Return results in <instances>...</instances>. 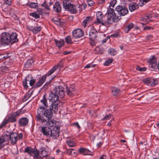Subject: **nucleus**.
Masks as SVG:
<instances>
[{
    "label": "nucleus",
    "instance_id": "nucleus-2",
    "mask_svg": "<svg viewBox=\"0 0 159 159\" xmlns=\"http://www.w3.org/2000/svg\"><path fill=\"white\" fill-rule=\"evenodd\" d=\"M18 42L17 34L16 33L10 34L8 33H2L0 37V45H9Z\"/></svg>",
    "mask_w": 159,
    "mask_h": 159
},
{
    "label": "nucleus",
    "instance_id": "nucleus-10",
    "mask_svg": "<svg viewBox=\"0 0 159 159\" xmlns=\"http://www.w3.org/2000/svg\"><path fill=\"white\" fill-rule=\"evenodd\" d=\"M7 141H8L9 139L11 142V143L13 144H16L18 140V134L16 132L11 133L10 135L7 134Z\"/></svg>",
    "mask_w": 159,
    "mask_h": 159
},
{
    "label": "nucleus",
    "instance_id": "nucleus-39",
    "mask_svg": "<svg viewBox=\"0 0 159 159\" xmlns=\"http://www.w3.org/2000/svg\"><path fill=\"white\" fill-rule=\"evenodd\" d=\"M41 103L43 106L42 105L43 107H48V104L47 103V100L45 98L44 96H43V99L40 101Z\"/></svg>",
    "mask_w": 159,
    "mask_h": 159
},
{
    "label": "nucleus",
    "instance_id": "nucleus-26",
    "mask_svg": "<svg viewBox=\"0 0 159 159\" xmlns=\"http://www.w3.org/2000/svg\"><path fill=\"white\" fill-rule=\"evenodd\" d=\"M65 86H66V93L67 94L71 97H72L74 95L73 93H69V91L73 92L75 91V89L74 88V86L73 85H70L69 88L67 85H65Z\"/></svg>",
    "mask_w": 159,
    "mask_h": 159
},
{
    "label": "nucleus",
    "instance_id": "nucleus-33",
    "mask_svg": "<svg viewBox=\"0 0 159 159\" xmlns=\"http://www.w3.org/2000/svg\"><path fill=\"white\" fill-rule=\"evenodd\" d=\"M54 40L59 49H60L64 45V41L63 40H61L59 41H57L56 40Z\"/></svg>",
    "mask_w": 159,
    "mask_h": 159
},
{
    "label": "nucleus",
    "instance_id": "nucleus-20",
    "mask_svg": "<svg viewBox=\"0 0 159 159\" xmlns=\"http://www.w3.org/2000/svg\"><path fill=\"white\" fill-rule=\"evenodd\" d=\"M85 4H82L81 5L79 4L75 6V10H74L73 12H75V13H80L83 9H84L85 8Z\"/></svg>",
    "mask_w": 159,
    "mask_h": 159
},
{
    "label": "nucleus",
    "instance_id": "nucleus-30",
    "mask_svg": "<svg viewBox=\"0 0 159 159\" xmlns=\"http://www.w3.org/2000/svg\"><path fill=\"white\" fill-rule=\"evenodd\" d=\"M134 24L133 23H129L124 27V30L125 32L126 33H128L129 31L134 27Z\"/></svg>",
    "mask_w": 159,
    "mask_h": 159
},
{
    "label": "nucleus",
    "instance_id": "nucleus-61",
    "mask_svg": "<svg viewBox=\"0 0 159 159\" xmlns=\"http://www.w3.org/2000/svg\"><path fill=\"white\" fill-rule=\"evenodd\" d=\"M149 16L148 15L145 16L144 17V20L146 21H148L149 20Z\"/></svg>",
    "mask_w": 159,
    "mask_h": 159
},
{
    "label": "nucleus",
    "instance_id": "nucleus-59",
    "mask_svg": "<svg viewBox=\"0 0 159 159\" xmlns=\"http://www.w3.org/2000/svg\"><path fill=\"white\" fill-rule=\"evenodd\" d=\"M119 36V33H116L114 34H111L110 36L111 37H117Z\"/></svg>",
    "mask_w": 159,
    "mask_h": 159
},
{
    "label": "nucleus",
    "instance_id": "nucleus-46",
    "mask_svg": "<svg viewBox=\"0 0 159 159\" xmlns=\"http://www.w3.org/2000/svg\"><path fill=\"white\" fill-rule=\"evenodd\" d=\"M74 150L73 149H67L66 150V153L69 155H72L73 153L74 154L75 153V152H73V151H74Z\"/></svg>",
    "mask_w": 159,
    "mask_h": 159
},
{
    "label": "nucleus",
    "instance_id": "nucleus-50",
    "mask_svg": "<svg viewBox=\"0 0 159 159\" xmlns=\"http://www.w3.org/2000/svg\"><path fill=\"white\" fill-rule=\"evenodd\" d=\"M111 115L109 114L108 115H106L104 118H102V120H108L109 119L111 118Z\"/></svg>",
    "mask_w": 159,
    "mask_h": 159
},
{
    "label": "nucleus",
    "instance_id": "nucleus-25",
    "mask_svg": "<svg viewBox=\"0 0 159 159\" xmlns=\"http://www.w3.org/2000/svg\"><path fill=\"white\" fill-rule=\"evenodd\" d=\"M50 129L45 126L42 127L40 130V132L46 136H48L50 135Z\"/></svg>",
    "mask_w": 159,
    "mask_h": 159
},
{
    "label": "nucleus",
    "instance_id": "nucleus-35",
    "mask_svg": "<svg viewBox=\"0 0 159 159\" xmlns=\"http://www.w3.org/2000/svg\"><path fill=\"white\" fill-rule=\"evenodd\" d=\"M24 113L23 111H22L21 109L17 110L16 111L13 113L12 115L15 118L19 116L21 114H22Z\"/></svg>",
    "mask_w": 159,
    "mask_h": 159
},
{
    "label": "nucleus",
    "instance_id": "nucleus-5",
    "mask_svg": "<svg viewBox=\"0 0 159 159\" xmlns=\"http://www.w3.org/2000/svg\"><path fill=\"white\" fill-rule=\"evenodd\" d=\"M96 20L94 22V24L96 25L101 24L102 25H107L106 22L107 21V18L105 20V16L101 11L97 12L96 14Z\"/></svg>",
    "mask_w": 159,
    "mask_h": 159
},
{
    "label": "nucleus",
    "instance_id": "nucleus-56",
    "mask_svg": "<svg viewBox=\"0 0 159 159\" xmlns=\"http://www.w3.org/2000/svg\"><path fill=\"white\" fill-rule=\"evenodd\" d=\"M63 61L62 60H61L58 63V65H57V68L56 69L58 68V66H59L60 67H61L63 65ZM56 66V65L54 66Z\"/></svg>",
    "mask_w": 159,
    "mask_h": 159
},
{
    "label": "nucleus",
    "instance_id": "nucleus-37",
    "mask_svg": "<svg viewBox=\"0 0 159 159\" xmlns=\"http://www.w3.org/2000/svg\"><path fill=\"white\" fill-rule=\"evenodd\" d=\"M4 120H6L7 121V123L9 122H14L16 121V118L14 117L13 115H11V116L9 117L8 119H5Z\"/></svg>",
    "mask_w": 159,
    "mask_h": 159
},
{
    "label": "nucleus",
    "instance_id": "nucleus-31",
    "mask_svg": "<svg viewBox=\"0 0 159 159\" xmlns=\"http://www.w3.org/2000/svg\"><path fill=\"white\" fill-rule=\"evenodd\" d=\"M111 92L112 95L117 96L120 93V90L115 87H112L111 88Z\"/></svg>",
    "mask_w": 159,
    "mask_h": 159
},
{
    "label": "nucleus",
    "instance_id": "nucleus-42",
    "mask_svg": "<svg viewBox=\"0 0 159 159\" xmlns=\"http://www.w3.org/2000/svg\"><path fill=\"white\" fill-rule=\"evenodd\" d=\"M65 40L66 43L67 44H72L73 42L70 36H68L65 38Z\"/></svg>",
    "mask_w": 159,
    "mask_h": 159
},
{
    "label": "nucleus",
    "instance_id": "nucleus-12",
    "mask_svg": "<svg viewBox=\"0 0 159 159\" xmlns=\"http://www.w3.org/2000/svg\"><path fill=\"white\" fill-rule=\"evenodd\" d=\"M84 35V32L82 30L79 29L74 30L72 32L73 36L75 39L82 37Z\"/></svg>",
    "mask_w": 159,
    "mask_h": 159
},
{
    "label": "nucleus",
    "instance_id": "nucleus-51",
    "mask_svg": "<svg viewBox=\"0 0 159 159\" xmlns=\"http://www.w3.org/2000/svg\"><path fill=\"white\" fill-rule=\"evenodd\" d=\"M3 2L4 4H6L8 6H10L11 4V0H4Z\"/></svg>",
    "mask_w": 159,
    "mask_h": 159
},
{
    "label": "nucleus",
    "instance_id": "nucleus-7",
    "mask_svg": "<svg viewBox=\"0 0 159 159\" xmlns=\"http://www.w3.org/2000/svg\"><path fill=\"white\" fill-rule=\"evenodd\" d=\"M116 11L118 12V14L120 16H124L128 12V10L124 6L118 5L116 8Z\"/></svg>",
    "mask_w": 159,
    "mask_h": 159
},
{
    "label": "nucleus",
    "instance_id": "nucleus-1",
    "mask_svg": "<svg viewBox=\"0 0 159 159\" xmlns=\"http://www.w3.org/2000/svg\"><path fill=\"white\" fill-rule=\"evenodd\" d=\"M53 113L50 109H45V107L40 105L37 110L35 119L38 122L43 121V120L51 119L53 116Z\"/></svg>",
    "mask_w": 159,
    "mask_h": 159
},
{
    "label": "nucleus",
    "instance_id": "nucleus-44",
    "mask_svg": "<svg viewBox=\"0 0 159 159\" xmlns=\"http://www.w3.org/2000/svg\"><path fill=\"white\" fill-rule=\"evenodd\" d=\"M33 63V61L32 60H29L26 62L25 64V67L27 68H29Z\"/></svg>",
    "mask_w": 159,
    "mask_h": 159
},
{
    "label": "nucleus",
    "instance_id": "nucleus-32",
    "mask_svg": "<svg viewBox=\"0 0 159 159\" xmlns=\"http://www.w3.org/2000/svg\"><path fill=\"white\" fill-rule=\"evenodd\" d=\"M52 20L55 24L58 26H61L63 25V22L60 19L53 18L52 19Z\"/></svg>",
    "mask_w": 159,
    "mask_h": 159
},
{
    "label": "nucleus",
    "instance_id": "nucleus-57",
    "mask_svg": "<svg viewBox=\"0 0 159 159\" xmlns=\"http://www.w3.org/2000/svg\"><path fill=\"white\" fill-rule=\"evenodd\" d=\"M72 125L76 127L78 129H80V126L78 122L74 123L72 124Z\"/></svg>",
    "mask_w": 159,
    "mask_h": 159
},
{
    "label": "nucleus",
    "instance_id": "nucleus-60",
    "mask_svg": "<svg viewBox=\"0 0 159 159\" xmlns=\"http://www.w3.org/2000/svg\"><path fill=\"white\" fill-rule=\"evenodd\" d=\"M110 38L109 36H108L106 37L105 39L102 40V43H106L107 41L108 40V39Z\"/></svg>",
    "mask_w": 159,
    "mask_h": 159
},
{
    "label": "nucleus",
    "instance_id": "nucleus-45",
    "mask_svg": "<svg viewBox=\"0 0 159 159\" xmlns=\"http://www.w3.org/2000/svg\"><path fill=\"white\" fill-rule=\"evenodd\" d=\"M113 61V60L112 59H110L107 60L105 61V63L104 64V65L105 66H108Z\"/></svg>",
    "mask_w": 159,
    "mask_h": 159
},
{
    "label": "nucleus",
    "instance_id": "nucleus-27",
    "mask_svg": "<svg viewBox=\"0 0 159 159\" xmlns=\"http://www.w3.org/2000/svg\"><path fill=\"white\" fill-rule=\"evenodd\" d=\"M29 120L26 117H23L19 119V125L21 126H25L28 124Z\"/></svg>",
    "mask_w": 159,
    "mask_h": 159
},
{
    "label": "nucleus",
    "instance_id": "nucleus-13",
    "mask_svg": "<svg viewBox=\"0 0 159 159\" xmlns=\"http://www.w3.org/2000/svg\"><path fill=\"white\" fill-rule=\"evenodd\" d=\"M51 136L53 139H56L59 136V130L58 127H54L50 131Z\"/></svg>",
    "mask_w": 159,
    "mask_h": 159
},
{
    "label": "nucleus",
    "instance_id": "nucleus-55",
    "mask_svg": "<svg viewBox=\"0 0 159 159\" xmlns=\"http://www.w3.org/2000/svg\"><path fill=\"white\" fill-rule=\"evenodd\" d=\"M94 4V2L92 0H89L88 1V4L89 6H92Z\"/></svg>",
    "mask_w": 159,
    "mask_h": 159
},
{
    "label": "nucleus",
    "instance_id": "nucleus-64",
    "mask_svg": "<svg viewBox=\"0 0 159 159\" xmlns=\"http://www.w3.org/2000/svg\"><path fill=\"white\" fill-rule=\"evenodd\" d=\"M18 137L20 139H22L23 137V134L22 133H20L19 135H18Z\"/></svg>",
    "mask_w": 159,
    "mask_h": 159
},
{
    "label": "nucleus",
    "instance_id": "nucleus-34",
    "mask_svg": "<svg viewBox=\"0 0 159 159\" xmlns=\"http://www.w3.org/2000/svg\"><path fill=\"white\" fill-rule=\"evenodd\" d=\"M66 142L70 147H74L76 145V143L73 140H69L66 141Z\"/></svg>",
    "mask_w": 159,
    "mask_h": 159
},
{
    "label": "nucleus",
    "instance_id": "nucleus-11",
    "mask_svg": "<svg viewBox=\"0 0 159 159\" xmlns=\"http://www.w3.org/2000/svg\"><path fill=\"white\" fill-rule=\"evenodd\" d=\"M25 152L28 153L30 155L34 157L39 156V152L31 147H27L25 149Z\"/></svg>",
    "mask_w": 159,
    "mask_h": 159
},
{
    "label": "nucleus",
    "instance_id": "nucleus-3",
    "mask_svg": "<svg viewBox=\"0 0 159 159\" xmlns=\"http://www.w3.org/2000/svg\"><path fill=\"white\" fill-rule=\"evenodd\" d=\"M121 16H118L116 14L113 9L110 8L107 11V25L111 24L113 22H117L121 20Z\"/></svg>",
    "mask_w": 159,
    "mask_h": 159
},
{
    "label": "nucleus",
    "instance_id": "nucleus-22",
    "mask_svg": "<svg viewBox=\"0 0 159 159\" xmlns=\"http://www.w3.org/2000/svg\"><path fill=\"white\" fill-rule=\"evenodd\" d=\"M148 61L150 64L151 67L155 68L157 66V60L154 56L152 57L148 60Z\"/></svg>",
    "mask_w": 159,
    "mask_h": 159
},
{
    "label": "nucleus",
    "instance_id": "nucleus-62",
    "mask_svg": "<svg viewBox=\"0 0 159 159\" xmlns=\"http://www.w3.org/2000/svg\"><path fill=\"white\" fill-rule=\"evenodd\" d=\"M152 28L151 27H148V26H145L144 27V30H150L151 29H152Z\"/></svg>",
    "mask_w": 159,
    "mask_h": 159
},
{
    "label": "nucleus",
    "instance_id": "nucleus-49",
    "mask_svg": "<svg viewBox=\"0 0 159 159\" xmlns=\"http://www.w3.org/2000/svg\"><path fill=\"white\" fill-rule=\"evenodd\" d=\"M116 2V0H111L109 6L112 7H113L115 5Z\"/></svg>",
    "mask_w": 159,
    "mask_h": 159
},
{
    "label": "nucleus",
    "instance_id": "nucleus-19",
    "mask_svg": "<svg viewBox=\"0 0 159 159\" xmlns=\"http://www.w3.org/2000/svg\"><path fill=\"white\" fill-rule=\"evenodd\" d=\"M39 152L40 157H46L48 156L49 153L48 150L44 148L40 149Z\"/></svg>",
    "mask_w": 159,
    "mask_h": 159
},
{
    "label": "nucleus",
    "instance_id": "nucleus-28",
    "mask_svg": "<svg viewBox=\"0 0 159 159\" xmlns=\"http://www.w3.org/2000/svg\"><path fill=\"white\" fill-rule=\"evenodd\" d=\"M50 96L51 97L50 100L52 101V102H59L58 98L59 97L58 95L55 94L54 92L53 93H52L50 94Z\"/></svg>",
    "mask_w": 159,
    "mask_h": 159
},
{
    "label": "nucleus",
    "instance_id": "nucleus-14",
    "mask_svg": "<svg viewBox=\"0 0 159 159\" xmlns=\"http://www.w3.org/2000/svg\"><path fill=\"white\" fill-rule=\"evenodd\" d=\"M144 82L148 86H153L157 83V80L152 78H148L144 80Z\"/></svg>",
    "mask_w": 159,
    "mask_h": 159
},
{
    "label": "nucleus",
    "instance_id": "nucleus-16",
    "mask_svg": "<svg viewBox=\"0 0 159 159\" xmlns=\"http://www.w3.org/2000/svg\"><path fill=\"white\" fill-rule=\"evenodd\" d=\"M78 151L79 153L83 155L92 156L93 155V152L85 148H81L79 149Z\"/></svg>",
    "mask_w": 159,
    "mask_h": 159
},
{
    "label": "nucleus",
    "instance_id": "nucleus-52",
    "mask_svg": "<svg viewBox=\"0 0 159 159\" xmlns=\"http://www.w3.org/2000/svg\"><path fill=\"white\" fill-rule=\"evenodd\" d=\"M31 96L30 94H27L24 97L23 99V101L25 102Z\"/></svg>",
    "mask_w": 159,
    "mask_h": 159
},
{
    "label": "nucleus",
    "instance_id": "nucleus-40",
    "mask_svg": "<svg viewBox=\"0 0 159 159\" xmlns=\"http://www.w3.org/2000/svg\"><path fill=\"white\" fill-rule=\"evenodd\" d=\"M108 52L111 56H114L117 53V51L113 48H111L109 49Z\"/></svg>",
    "mask_w": 159,
    "mask_h": 159
},
{
    "label": "nucleus",
    "instance_id": "nucleus-15",
    "mask_svg": "<svg viewBox=\"0 0 159 159\" xmlns=\"http://www.w3.org/2000/svg\"><path fill=\"white\" fill-rule=\"evenodd\" d=\"M27 29L30 31L33 32L34 34H36L39 32L41 31L42 28L41 26H28Z\"/></svg>",
    "mask_w": 159,
    "mask_h": 159
},
{
    "label": "nucleus",
    "instance_id": "nucleus-21",
    "mask_svg": "<svg viewBox=\"0 0 159 159\" xmlns=\"http://www.w3.org/2000/svg\"><path fill=\"white\" fill-rule=\"evenodd\" d=\"M53 9V11L56 13H59L61 12V7L59 2H57L54 4Z\"/></svg>",
    "mask_w": 159,
    "mask_h": 159
},
{
    "label": "nucleus",
    "instance_id": "nucleus-23",
    "mask_svg": "<svg viewBox=\"0 0 159 159\" xmlns=\"http://www.w3.org/2000/svg\"><path fill=\"white\" fill-rule=\"evenodd\" d=\"M59 102H52L50 107V109L54 113L57 111L58 109V103Z\"/></svg>",
    "mask_w": 159,
    "mask_h": 159
},
{
    "label": "nucleus",
    "instance_id": "nucleus-36",
    "mask_svg": "<svg viewBox=\"0 0 159 159\" xmlns=\"http://www.w3.org/2000/svg\"><path fill=\"white\" fill-rule=\"evenodd\" d=\"M28 6L31 8H37L39 7L38 3L33 2L29 3Z\"/></svg>",
    "mask_w": 159,
    "mask_h": 159
},
{
    "label": "nucleus",
    "instance_id": "nucleus-53",
    "mask_svg": "<svg viewBox=\"0 0 159 159\" xmlns=\"http://www.w3.org/2000/svg\"><path fill=\"white\" fill-rule=\"evenodd\" d=\"M38 14L39 15H42L43 12V10L42 8H38L37 10Z\"/></svg>",
    "mask_w": 159,
    "mask_h": 159
},
{
    "label": "nucleus",
    "instance_id": "nucleus-41",
    "mask_svg": "<svg viewBox=\"0 0 159 159\" xmlns=\"http://www.w3.org/2000/svg\"><path fill=\"white\" fill-rule=\"evenodd\" d=\"M90 19V17L89 16H88L86 18L84 19L82 23V26L84 27L86 26V24Z\"/></svg>",
    "mask_w": 159,
    "mask_h": 159
},
{
    "label": "nucleus",
    "instance_id": "nucleus-9",
    "mask_svg": "<svg viewBox=\"0 0 159 159\" xmlns=\"http://www.w3.org/2000/svg\"><path fill=\"white\" fill-rule=\"evenodd\" d=\"M43 125L49 127H53L55 125L56 122L54 120L50 119L43 120V121L39 122Z\"/></svg>",
    "mask_w": 159,
    "mask_h": 159
},
{
    "label": "nucleus",
    "instance_id": "nucleus-8",
    "mask_svg": "<svg viewBox=\"0 0 159 159\" xmlns=\"http://www.w3.org/2000/svg\"><path fill=\"white\" fill-rule=\"evenodd\" d=\"M53 92L58 95L60 98H62L65 95L64 88L61 86H56L54 89Z\"/></svg>",
    "mask_w": 159,
    "mask_h": 159
},
{
    "label": "nucleus",
    "instance_id": "nucleus-63",
    "mask_svg": "<svg viewBox=\"0 0 159 159\" xmlns=\"http://www.w3.org/2000/svg\"><path fill=\"white\" fill-rule=\"evenodd\" d=\"M90 139L94 141L95 139V137L94 135H91L90 136Z\"/></svg>",
    "mask_w": 159,
    "mask_h": 159
},
{
    "label": "nucleus",
    "instance_id": "nucleus-43",
    "mask_svg": "<svg viewBox=\"0 0 159 159\" xmlns=\"http://www.w3.org/2000/svg\"><path fill=\"white\" fill-rule=\"evenodd\" d=\"M149 0H139L138 3L140 6H142L144 4L149 2Z\"/></svg>",
    "mask_w": 159,
    "mask_h": 159
},
{
    "label": "nucleus",
    "instance_id": "nucleus-17",
    "mask_svg": "<svg viewBox=\"0 0 159 159\" xmlns=\"http://www.w3.org/2000/svg\"><path fill=\"white\" fill-rule=\"evenodd\" d=\"M63 7L66 10H67L68 11L72 13L75 14V12H73V11L75 10V6H74L73 4H71L70 2H69V3L66 5H64L63 6Z\"/></svg>",
    "mask_w": 159,
    "mask_h": 159
},
{
    "label": "nucleus",
    "instance_id": "nucleus-4",
    "mask_svg": "<svg viewBox=\"0 0 159 159\" xmlns=\"http://www.w3.org/2000/svg\"><path fill=\"white\" fill-rule=\"evenodd\" d=\"M57 68V66H54L50 70H49L46 74L43 75L41 78H40L38 82L34 85V87L35 88L41 87L45 81L47 76H49L52 74Z\"/></svg>",
    "mask_w": 159,
    "mask_h": 159
},
{
    "label": "nucleus",
    "instance_id": "nucleus-18",
    "mask_svg": "<svg viewBox=\"0 0 159 159\" xmlns=\"http://www.w3.org/2000/svg\"><path fill=\"white\" fill-rule=\"evenodd\" d=\"M89 32V36L90 39L92 41L96 39L97 34V32L95 29L93 28V26Z\"/></svg>",
    "mask_w": 159,
    "mask_h": 159
},
{
    "label": "nucleus",
    "instance_id": "nucleus-48",
    "mask_svg": "<svg viewBox=\"0 0 159 159\" xmlns=\"http://www.w3.org/2000/svg\"><path fill=\"white\" fill-rule=\"evenodd\" d=\"M136 69L140 71H145L146 69L145 67L141 68L139 66H137L136 68Z\"/></svg>",
    "mask_w": 159,
    "mask_h": 159
},
{
    "label": "nucleus",
    "instance_id": "nucleus-47",
    "mask_svg": "<svg viewBox=\"0 0 159 159\" xmlns=\"http://www.w3.org/2000/svg\"><path fill=\"white\" fill-rule=\"evenodd\" d=\"M41 5L43 7L45 8L46 9L48 10H50V8L49 7V6L46 3L45 1Z\"/></svg>",
    "mask_w": 159,
    "mask_h": 159
},
{
    "label": "nucleus",
    "instance_id": "nucleus-54",
    "mask_svg": "<svg viewBox=\"0 0 159 159\" xmlns=\"http://www.w3.org/2000/svg\"><path fill=\"white\" fill-rule=\"evenodd\" d=\"M146 40L151 41L153 40V36L152 35H149L146 37Z\"/></svg>",
    "mask_w": 159,
    "mask_h": 159
},
{
    "label": "nucleus",
    "instance_id": "nucleus-6",
    "mask_svg": "<svg viewBox=\"0 0 159 159\" xmlns=\"http://www.w3.org/2000/svg\"><path fill=\"white\" fill-rule=\"evenodd\" d=\"M27 82H29L30 85V86H32L35 84V80L33 79V77L32 76L29 75L27 76L23 82V85L25 89L27 88L28 87L27 85Z\"/></svg>",
    "mask_w": 159,
    "mask_h": 159
},
{
    "label": "nucleus",
    "instance_id": "nucleus-29",
    "mask_svg": "<svg viewBox=\"0 0 159 159\" xmlns=\"http://www.w3.org/2000/svg\"><path fill=\"white\" fill-rule=\"evenodd\" d=\"M129 9L131 12L134 11L139 8L138 5L135 3H131L129 4Z\"/></svg>",
    "mask_w": 159,
    "mask_h": 159
},
{
    "label": "nucleus",
    "instance_id": "nucleus-24",
    "mask_svg": "<svg viewBox=\"0 0 159 159\" xmlns=\"http://www.w3.org/2000/svg\"><path fill=\"white\" fill-rule=\"evenodd\" d=\"M7 134H5L0 138V149L4 146V143L7 141Z\"/></svg>",
    "mask_w": 159,
    "mask_h": 159
},
{
    "label": "nucleus",
    "instance_id": "nucleus-58",
    "mask_svg": "<svg viewBox=\"0 0 159 159\" xmlns=\"http://www.w3.org/2000/svg\"><path fill=\"white\" fill-rule=\"evenodd\" d=\"M72 0H64L63 2V6H64V5H66L67 3H69V2H70Z\"/></svg>",
    "mask_w": 159,
    "mask_h": 159
},
{
    "label": "nucleus",
    "instance_id": "nucleus-38",
    "mask_svg": "<svg viewBox=\"0 0 159 159\" xmlns=\"http://www.w3.org/2000/svg\"><path fill=\"white\" fill-rule=\"evenodd\" d=\"M29 15L35 19H39L40 17V15L35 11L30 13Z\"/></svg>",
    "mask_w": 159,
    "mask_h": 159
}]
</instances>
